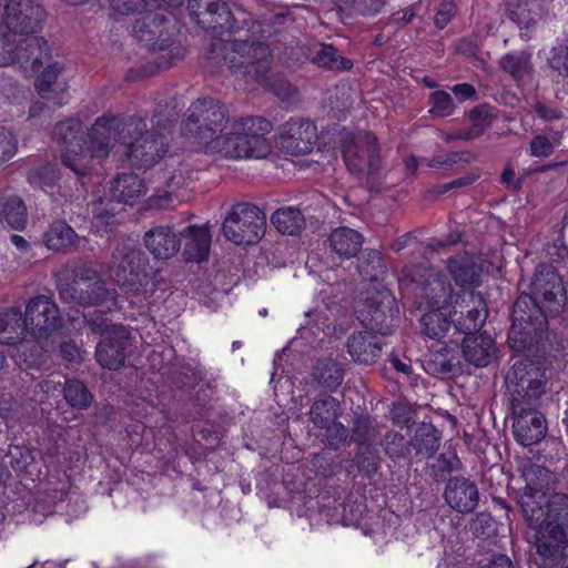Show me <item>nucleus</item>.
<instances>
[{
  "label": "nucleus",
  "instance_id": "obj_24",
  "mask_svg": "<svg viewBox=\"0 0 568 568\" xmlns=\"http://www.w3.org/2000/svg\"><path fill=\"white\" fill-rule=\"evenodd\" d=\"M332 250L341 257H352L357 254L363 244L362 235L353 229L338 227L329 236Z\"/></svg>",
  "mask_w": 568,
  "mask_h": 568
},
{
  "label": "nucleus",
  "instance_id": "obj_12",
  "mask_svg": "<svg viewBox=\"0 0 568 568\" xmlns=\"http://www.w3.org/2000/svg\"><path fill=\"white\" fill-rule=\"evenodd\" d=\"M91 277L87 276L71 283H61L59 292L61 298L67 303H74L81 306L95 305L101 307L99 312L113 311L118 305L114 293L105 288L103 282L88 283Z\"/></svg>",
  "mask_w": 568,
  "mask_h": 568
},
{
  "label": "nucleus",
  "instance_id": "obj_21",
  "mask_svg": "<svg viewBox=\"0 0 568 568\" xmlns=\"http://www.w3.org/2000/svg\"><path fill=\"white\" fill-rule=\"evenodd\" d=\"M184 253L190 261H204L210 251L211 234L206 226H189L184 232Z\"/></svg>",
  "mask_w": 568,
  "mask_h": 568
},
{
  "label": "nucleus",
  "instance_id": "obj_60",
  "mask_svg": "<svg viewBox=\"0 0 568 568\" xmlns=\"http://www.w3.org/2000/svg\"><path fill=\"white\" fill-rule=\"evenodd\" d=\"M559 165V163H554V164H548L546 166H544V170H547V169H555Z\"/></svg>",
  "mask_w": 568,
  "mask_h": 568
},
{
  "label": "nucleus",
  "instance_id": "obj_4",
  "mask_svg": "<svg viewBox=\"0 0 568 568\" xmlns=\"http://www.w3.org/2000/svg\"><path fill=\"white\" fill-rule=\"evenodd\" d=\"M523 478L526 486L521 507L529 525L536 529L537 552L545 559H559L565 554L568 536V497L555 494L544 509L536 506L537 499L545 498L554 475L545 467L528 464L523 468Z\"/></svg>",
  "mask_w": 568,
  "mask_h": 568
},
{
  "label": "nucleus",
  "instance_id": "obj_32",
  "mask_svg": "<svg viewBox=\"0 0 568 568\" xmlns=\"http://www.w3.org/2000/svg\"><path fill=\"white\" fill-rule=\"evenodd\" d=\"M338 402L328 396L322 400L315 402L311 408V418L318 427H326L328 423L336 418Z\"/></svg>",
  "mask_w": 568,
  "mask_h": 568
},
{
  "label": "nucleus",
  "instance_id": "obj_46",
  "mask_svg": "<svg viewBox=\"0 0 568 568\" xmlns=\"http://www.w3.org/2000/svg\"><path fill=\"white\" fill-rule=\"evenodd\" d=\"M392 418L398 424H407L410 420L412 409L404 403H395L390 409Z\"/></svg>",
  "mask_w": 568,
  "mask_h": 568
},
{
  "label": "nucleus",
  "instance_id": "obj_10",
  "mask_svg": "<svg viewBox=\"0 0 568 568\" xmlns=\"http://www.w3.org/2000/svg\"><path fill=\"white\" fill-rule=\"evenodd\" d=\"M343 158L353 174H373L379 168V153L376 138L369 132L345 134Z\"/></svg>",
  "mask_w": 568,
  "mask_h": 568
},
{
  "label": "nucleus",
  "instance_id": "obj_2",
  "mask_svg": "<svg viewBox=\"0 0 568 568\" xmlns=\"http://www.w3.org/2000/svg\"><path fill=\"white\" fill-rule=\"evenodd\" d=\"M43 18L42 8L33 0H0V68L19 63L26 71H43L36 87L41 98L54 104L67 100V85L59 79L62 68L49 63L50 50L47 41L29 36Z\"/></svg>",
  "mask_w": 568,
  "mask_h": 568
},
{
  "label": "nucleus",
  "instance_id": "obj_55",
  "mask_svg": "<svg viewBox=\"0 0 568 568\" xmlns=\"http://www.w3.org/2000/svg\"><path fill=\"white\" fill-rule=\"evenodd\" d=\"M519 333V331H517L516 326L514 325L509 335H508V342H509V345L515 348V349H521V347H524V345L521 344H518L517 343V337L516 335Z\"/></svg>",
  "mask_w": 568,
  "mask_h": 568
},
{
  "label": "nucleus",
  "instance_id": "obj_8",
  "mask_svg": "<svg viewBox=\"0 0 568 568\" xmlns=\"http://www.w3.org/2000/svg\"><path fill=\"white\" fill-rule=\"evenodd\" d=\"M265 215L254 205L235 204L224 219L222 231L229 241L237 245L257 243L264 235Z\"/></svg>",
  "mask_w": 568,
  "mask_h": 568
},
{
  "label": "nucleus",
  "instance_id": "obj_7",
  "mask_svg": "<svg viewBox=\"0 0 568 568\" xmlns=\"http://www.w3.org/2000/svg\"><path fill=\"white\" fill-rule=\"evenodd\" d=\"M425 297L430 310L420 320L423 333L429 338L442 341L453 328L450 286L446 285L442 277L434 275L428 280L425 288Z\"/></svg>",
  "mask_w": 568,
  "mask_h": 568
},
{
  "label": "nucleus",
  "instance_id": "obj_40",
  "mask_svg": "<svg viewBox=\"0 0 568 568\" xmlns=\"http://www.w3.org/2000/svg\"><path fill=\"white\" fill-rule=\"evenodd\" d=\"M429 112L436 116H448L454 112V103L449 93L435 91L430 94Z\"/></svg>",
  "mask_w": 568,
  "mask_h": 568
},
{
  "label": "nucleus",
  "instance_id": "obj_35",
  "mask_svg": "<svg viewBox=\"0 0 568 568\" xmlns=\"http://www.w3.org/2000/svg\"><path fill=\"white\" fill-rule=\"evenodd\" d=\"M64 397L72 407L79 409L87 408L92 400L91 394L89 393L87 387L79 381L67 382L64 387Z\"/></svg>",
  "mask_w": 568,
  "mask_h": 568
},
{
  "label": "nucleus",
  "instance_id": "obj_48",
  "mask_svg": "<svg viewBox=\"0 0 568 568\" xmlns=\"http://www.w3.org/2000/svg\"><path fill=\"white\" fill-rule=\"evenodd\" d=\"M329 434H334L335 438H333L329 444L337 445L339 442L346 438V428L341 424L336 423L334 419L327 424L325 427Z\"/></svg>",
  "mask_w": 568,
  "mask_h": 568
},
{
  "label": "nucleus",
  "instance_id": "obj_37",
  "mask_svg": "<svg viewBox=\"0 0 568 568\" xmlns=\"http://www.w3.org/2000/svg\"><path fill=\"white\" fill-rule=\"evenodd\" d=\"M550 68L558 74L568 77V40L557 42L548 55Z\"/></svg>",
  "mask_w": 568,
  "mask_h": 568
},
{
  "label": "nucleus",
  "instance_id": "obj_53",
  "mask_svg": "<svg viewBox=\"0 0 568 568\" xmlns=\"http://www.w3.org/2000/svg\"><path fill=\"white\" fill-rule=\"evenodd\" d=\"M381 317H382V312L379 310H375L374 311V314L372 315V317L369 318L367 325H369V327L372 329H376L377 332L379 333H385L383 331V327L381 326Z\"/></svg>",
  "mask_w": 568,
  "mask_h": 568
},
{
  "label": "nucleus",
  "instance_id": "obj_50",
  "mask_svg": "<svg viewBox=\"0 0 568 568\" xmlns=\"http://www.w3.org/2000/svg\"><path fill=\"white\" fill-rule=\"evenodd\" d=\"M488 568H513L510 559L505 555L495 556Z\"/></svg>",
  "mask_w": 568,
  "mask_h": 568
},
{
  "label": "nucleus",
  "instance_id": "obj_1",
  "mask_svg": "<svg viewBox=\"0 0 568 568\" xmlns=\"http://www.w3.org/2000/svg\"><path fill=\"white\" fill-rule=\"evenodd\" d=\"M119 121L103 116L95 121L85 136L79 135L81 123L78 120H67L57 124L54 134L62 141V163L74 174L84 176L93 169L95 161L105 158L118 134L124 140L119 144L122 153L131 163L139 168L152 165L166 151V144L161 135L143 132L142 121L130 122L119 130Z\"/></svg>",
  "mask_w": 568,
  "mask_h": 568
},
{
  "label": "nucleus",
  "instance_id": "obj_45",
  "mask_svg": "<svg viewBox=\"0 0 568 568\" xmlns=\"http://www.w3.org/2000/svg\"><path fill=\"white\" fill-rule=\"evenodd\" d=\"M542 295L545 301L556 302L558 304L555 310L561 306L560 303L562 300V287L559 278L555 274H551V290L549 292L545 291Z\"/></svg>",
  "mask_w": 568,
  "mask_h": 568
},
{
  "label": "nucleus",
  "instance_id": "obj_51",
  "mask_svg": "<svg viewBox=\"0 0 568 568\" xmlns=\"http://www.w3.org/2000/svg\"><path fill=\"white\" fill-rule=\"evenodd\" d=\"M503 182L507 184L508 187L517 189L519 183L515 180L514 170L506 168L501 174Z\"/></svg>",
  "mask_w": 568,
  "mask_h": 568
},
{
  "label": "nucleus",
  "instance_id": "obj_42",
  "mask_svg": "<svg viewBox=\"0 0 568 568\" xmlns=\"http://www.w3.org/2000/svg\"><path fill=\"white\" fill-rule=\"evenodd\" d=\"M115 224L114 216L109 212H97L94 215L93 227L101 235L112 232Z\"/></svg>",
  "mask_w": 568,
  "mask_h": 568
},
{
  "label": "nucleus",
  "instance_id": "obj_33",
  "mask_svg": "<svg viewBox=\"0 0 568 568\" xmlns=\"http://www.w3.org/2000/svg\"><path fill=\"white\" fill-rule=\"evenodd\" d=\"M315 62L328 69L348 70L352 62L337 53L332 44H322L315 55Z\"/></svg>",
  "mask_w": 568,
  "mask_h": 568
},
{
  "label": "nucleus",
  "instance_id": "obj_17",
  "mask_svg": "<svg viewBox=\"0 0 568 568\" xmlns=\"http://www.w3.org/2000/svg\"><path fill=\"white\" fill-rule=\"evenodd\" d=\"M445 499L453 509L464 514L470 513L477 506L478 490L469 480L454 478L446 486Z\"/></svg>",
  "mask_w": 568,
  "mask_h": 568
},
{
  "label": "nucleus",
  "instance_id": "obj_18",
  "mask_svg": "<svg viewBox=\"0 0 568 568\" xmlns=\"http://www.w3.org/2000/svg\"><path fill=\"white\" fill-rule=\"evenodd\" d=\"M463 354L465 359L475 366H487L495 355L494 339L485 333L466 336L463 341Z\"/></svg>",
  "mask_w": 568,
  "mask_h": 568
},
{
  "label": "nucleus",
  "instance_id": "obj_19",
  "mask_svg": "<svg viewBox=\"0 0 568 568\" xmlns=\"http://www.w3.org/2000/svg\"><path fill=\"white\" fill-rule=\"evenodd\" d=\"M146 193L144 181L136 174H121L111 185V194L120 203L133 205Z\"/></svg>",
  "mask_w": 568,
  "mask_h": 568
},
{
  "label": "nucleus",
  "instance_id": "obj_31",
  "mask_svg": "<svg viewBox=\"0 0 568 568\" xmlns=\"http://www.w3.org/2000/svg\"><path fill=\"white\" fill-rule=\"evenodd\" d=\"M0 214L10 226L20 230L27 222V210L22 201L18 197H10L4 203L0 197Z\"/></svg>",
  "mask_w": 568,
  "mask_h": 568
},
{
  "label": "nucleus",
  "instance_id": "obj_57",
  "mask_svg": "<svg viewBox=\"0 0 568 568\" xmlns=\"http://www.w3.org/2000/svg\"><path fill=\"white\" fill-rule=\"evenodd\" d=\"M379 296H381V304H383V305H390L394 301V298L386 291L381 292Z\"/></svg>",
  "mask_w": 568,
  "mask_h": 568
},
{
  "label": "nucleus",
  "instance_id": "obj_41",
  "mask_svg": "<svg viewBox=\"0 0 568 568\" xmlns=\"http://www.w3.org/2000/svg\"><path fill=\"white\" fill-rule=\"evenodd\" d=\"M17 149L16 140L12 133L4 129H0V162L11 159Z\"/></svg>",
  "mask_w": 568,
  "mask_h": 568
},
{
  "label": "nucleus",
  "instance_id": "obj_13",
  "mask_svg": "<svg viewBox=\"0 0 568 568\" xmlns=\"http://www.w3.org/2000/svg\"><path fill=\"white\" fill-rule=\"evenodd\" d=\"M317 138L315 125L304 119H291L280 132L278 143L293 155H303L312 151Z\"/></svg>",
  "mask_w": 568,
  "mask_h": 568
},
{
  "label": "nucleus",
  "instance_id": "obj_6",
  "mask_svg": "<svg viewBox=\"0 0 568 568\" xmlns=\"http://www.w3.org/2000/svg\"><path fill=\"white\" fill-rule=\"evenodd\" d=\"M223 61L232 74L264 82L268 70L270 51L261 42L247 43L242 39L227 40L223 48Z\"/></svg>",
  "mask_w": 568,
  "mask_h": 568
},
{
  "label": "nucleus",
  "instance_id": "obj_52",
  "mask_svg": "<svg viewBox=\"0 0 568 568\" xmlns=\"http://www.w3.org/2000/svg\"><path fill=\"white\" fill-rule=\"evenodd\" d=\"M536 111L542 119L547 120L558 119L560 116L558 111L541 104L536 108Z\"/></svg>",
  "mask_w": 568,
  "mask_h": 568
},
{
  "label": "nucleus",
  "instance_id": "obj_28",
  "mask_svg": "<svg viewBox=\"0 0 568 568\" xmlns=\"http://www.w3.org/2000/svg\"><path fill=\"white\" fill-rule=\"evenodd\" d=\"M77 241V234L64 222H55L44 234V242L49 250L62 251L71 247Z\"/></svg>",
  "mask_w": 568,
  "mask_h": 568
},
{
  "label": "nucleus",
  "instance_id": "obj_23",
  "mask_svg": "<svg viewBox=\"0 0 568 568\" xmlns=\"http://www.w3.org/2000/svg\"><path fill=\"white\" fill-rule=\"evenodd\" d=\"M500 65L519 84H526L532 79L531 55L525 51L506 54Z\"/></svg>",
  "mask_w": 568,
  "mask_h": 568
},
{
  "label": "nucleus",
  "instance_id": "obj_36",
  "mask_svg": "<svg viewBox=\"0 0 568 568\" xmlns=\"http://www.w3.org/2000/svg\"><path fill=\"white\" fill-rule=\"evenodd\" d=\"M58 179V171L51 164L32 170L28 176L32 185L41 187L47 193H51V189Z\"/></svg>",
  "mask_w": 568,
  "mask_h": 568
},
{
  "label": "nucleus",
  "instance_id": "obj_22",
  "mask_svg": "<svg viewBox=\"0 0 568 568\" xmlns=\"http://www.w3.org/2000/svg\"><path fill=\"white\" fill-rule=\"evenodd\" d=\"M508 12L521 30V36L528 37L539 18V6L536 1L509 0Z\"/></svg>",
  "mask_w": 568,
  "mask_h": 568
},
{
  "label": "nucleus",
  "instance_id": "obj_11",
  "mask_svg": "<svg viewBox=\"0 0 568 568\" xmlns=\"http://www.w3.org/2000/svg\"><path fill=\"white\" fill-rule=\"evenodd\" d=\"M21 324L33 338L47 339L61 325L59 308L50 297L37 296L28 303Z\"/></svg>",
  "mask_w": 568,
  "mask_h": 568
},
{
  "label": "nucleus",
  "instance_id": "obj_44",
  "mask_svg": "<svg viewBox=\"0 0 568 568\" xmlns=\"http://www.w3.org/2000/svg\"><path fill=\"white\" fill-rule=\"evenodd\" d=\"M454 13H455V4L453 3L452 0H445L440 4V7L435 16V24L439 29H443L449 22V20L454 16Z\"/></svg>",
  "mask_w": 568,
  "mask_h": 568
},
{
  "label": "nucleus",
  "instance_id": "obj_54",
  "mask_svg": "<svg viewBox=\"0 0 568 568\" xmlns=\"http://www.w3.org/2000/svg\"><path fill=\"white\" fill-rule=\"evenodd\" d=\"M390 364L397 372H400L404 374H408L410 372V365L405 362H402L397 357H392Z\"/></svg>",
  "mask_w": 568,
  "mask_h": 568
},
{
  "label": "nucleus",
  "instance_id": "obj_16",
  "mask_svg": "<svg viewBox=\"0 0 568 568\" xmlns=\"http://www.w3.org/2000/svg\"><path fill=\"white\" fill-rule=\"evenodd\" d=\"M473 305L471 308L467 311V315L463 320L454 321L453 329L454 333H460L468 335L473 331H476L481 327L487 317V311L485 303L480 295H477L473 292L464 293L463 296H458L453 303V297L448 301L452 303V312L457 313L456 305H463L466 301Z\"/></svg>",
  "mask_w": 568,
  "mask_h": 568
},
{
  "label": "nucleus",
  "instance_id": "obj_61",
  "mask_svg": "<svg viewBox=\"0 0 568 568\" xmlns=\"http://www.w3.org/2000/svg\"><path fill=\"white\" fill-rule=\"evenodd\" d=\"M3 363H4V357L3 355L0 353V369L2 368L3 366Z\"/></svg>",
  "mask_w": 568,
  "mask_h": 568
},
{
  "label": "nucleus",
  "instance_id": "obj_39",
  "mask_svg": "<svg viewBox=\"0 0 568 568\" xmlns=\"http://www.w3.org/2000/svg\"><path fill=\"white\" fill-rule=\"evenodd\" d=\"M335 2L339 7L363 16L376 14L383 7V0H335Z\"/></svg>",
  "mask_w": 568,
  "mask_h": 568
},
{
  "label": "nucleus",
  "instance_id": "obj_43",
  "mask_svg": "<svg viewBox=\"0 0 568 568\" xmlns=\"http://www.w3.org/2000/svg\"><path fill=\"white\" fill-rule=\"evenodd\" d=\"M489 118L488 111L485 106H477L470 113V119L475 123V131L474 133H467L465 135L466 139L474 138L480 134L484 126L487 124V120Z\"/></svg>",
  "mask_w": 568,
  "mask_h": 568
},
{
  "label": "nucleus",
  "instance_id": "obj_63",
  "mask_svg": "<svg viewBox=\"0 0 568 568\" xmlns=\"http://www.w3.org/2000/svg\"><path fill=\"white\" fill-rule=\"evenodd\" d=\"M266 313H267V312H266V310H262V311L260 312V314H261L262 316H265V315H266Z\"/></svg>",
  "mask_w": 568,
  "mask_h": 568
},
{
  "label": "nucleus",
  "instance_id": "obj_3",
  "mask_svg": "<svg viewBox=\"0 0 568 568\" xmlns=\"http://www.w3.org/2000/svg\"><path fill=\"white\" fill-rule=\"evenodd\" d=\"M272 123L261 116L230 121L222 104L197 100L187 110L182 134L207 153L224 158L264 159L272 152L267 134Z\"/></svg>",
  "mask_w": 568,
  "mask_h": 568
},
{
  "label": "nucleus",
  "instance_id": "obj_29",
  "mask_svg": "<svg viewBox=\"0 0 568 568\" xmlns=\"http://www.w3.org/2000/svg\"><path fill=\"white\" fill-rule=\"evenodd\" d=\"M21 313L16 308L0 311V343L14 344L20 341L23 329Z\"/></svg>",
  "mask_w": 568,
  "mask_h": 568
},
{
  "label": "nucleus",
  "instance_id": "obj_49",
  "mask_svg": "<svg viewBox=\"0 0 568 568\" xmlns=\"http://www.w3.org/2000/svg\"><path fill=\"white\" fill-rule=\"evenodd\" d=\"M61 353L64 358L69 361H77L81 358L80 348L73 343H64L61 346Z\"/></svg>",
  "mask_w": 568,
  "mask_h": 568
},
{
  "label": "nucleus",
  "instance_id": "obj_20",
  "mask_svg": "<svg viewBox=\"0 0 568 568\" xmlns=\"http://www.w3.org/2000/svg\"><path fill=\"white\" fill-rule=\"evenodd\" d=\"M348 353L361 364H373L381 354V345L376 336L368 332L354 334L348 341Z\"/></svg>",
  "mask_w": 568,
  "mask_h": 568
},
{
  "label": "nucleus",
  "instance_id": "obj_58",
  "mask_svg": "<svg viewBox=\"0 0 568 568\" xmlns=\"http://www.w3.org/2000/svg\"><path fill=\"white\" fill-rule=\"evenodd\" d=\"M406 168L410 171H414L417 168V160L416 158L412 156L406 162Z\"/></svg>",
  "mask_w": 568,
  "mask_h": 568
},
{
  "label": "nucleus",
  "instance_id": "obj_9",
  "mask_svg": "<svg viewBox=\"0 0 568 568\" xmlns=\"http://www.w3.org/2000/svg\"><path fill=\"white\" fill-rule=\"evenodd\" d=\"M92 313H83V317L94 331L108 334L97 346V359L99 364L109 369H118L124 362V349L126 348L129 336L123 326L109 324L103 316L92 317Z\"/></svg>",
  "mask_w": 568,
  "mask_h": 568
},
{
  "label": "nucleus",
  "instance_id": "obj_27",
  "mask_svg": "<svg viewBox=\"0 0 568 568\" xmlns=\"http://www.w3.org/2000/svg\"><path fill=\"white\" fill-rule=\"evenodd\" d=\"M165 187H156L150 197V205L155 207H165L173 202V196L185 184V179L181 173L165 172L163 173Z\"/></svg>",
  "mask_w": 568,
  "mask_h": 568
},
{
  "label": "nucleus",
  "instance_id": "obj_34",
  "mask_svg": "<svg viewBox=\"0 0 568 568\" xmlns=\"http://www.w3.org/2000/svg\"><path fill=\"white\" fill-rule=\"evenodd\" d=\"M314 372L315 378L318 383L328 388L338 386L343 379V373L339 365L332 361L320 362Z\"/></svg>",
  "mask_w": 568,
  "mask_h": 568
},
{
  "label": "nucleus",
  "instance_id": "obj_5",
  "mask_svg": "<svg viewBox=\"0 0 568 568\" xmlns=\"http://www.w3.org/2000/svg\"><path fill=\"white\" fill-rule=\"evenodd\" d=\"M514 415L513 434L523 446L535 445L547 433L545 417L535 409L545 392L546 376L532 363L517 362L506 375Z\"/></svg>",
  "mask_w": 568,
  "mask_h": 568
},
{
  "label": "nucleus",
  "instance_id": "obj_25",
  "mask_svg": "<svg viewBox=\"0 0 568 568\" xmlns=\"http://www.w3.org/2000/svg\"><path fill=\"white\" fill-rule=\"evenodd\" d=\"M448 270L456 284L459 286H471L478 283L480 268L469 255H460L450 258Z\"/></svg>",
  "mask_w": 568,
  "mask_h": 568
},
{
  "label": "nucleus",
  "instance_id": "obj_59",
  "mask_svg": "<svg viewBox=\"0 0 568 568\" xmlns=\"http://www.w3.org/2000/svg\"><path fill=\"white\" fill-rule=\"evenodd\" d=\"M424 82L429 88L436 87L435 82L433 80H428L427 78L424 79Z\"/></svg>",
  "mask_w": 568,
  "mask_h": 568
},
{
  "label": "nucleus",
  "instance_id": "obj_14",
  "mask_svg": "<svg viewBox=\"0 0 568 568\" xmlns=\"http://www.w3.org/2000/svg\"><path fill=\"white\" fill-rule=\"evenodd\" d=\"M189 10L203 28L230 31L234 29L231 11L220 0H190Z\"/></svg>",
  "mask_w": 568,
  "mask_h": 568
},
{
  "label": "nucleus",
  "instance_id": "obj_64",
  "mask_svg": "<svg viewBox=\"0 0 568 568\" xmlns=\"http://www.w3.org/2000/svg\"><path fill=\"white\" fill-rule=\"evenodd\" d=\"M404 18H406L407 21L412 20V16L404 14Z\"/></svg>",
  "mask_w": 568,
  "mask_h": 568
},
{
  "label": "nucleus",
  "instance_id": "obj_56",
  "mask_svg": "<svg viewBox=\"0 0 568 568\" xmlns=\"http://www.w3.org/2000/svg\"><path fill=\"white\" fill-rule=\"evenodd\" d=\"M11 242L20 250H24L27 247V241L20 235H12Z\"/></svg>",
  "mask_w": 568,
  "mask_h": 568
},
{
  "label": "nucleus",
  "instance_id": "obj_62",
  "mask_svg": "<svg viewBox=\"0 0 568 568\" xmlns=\"http://www.w3.org/2000/svg\"><path fill=\"white\" fill-rule=\"evenodd\" d=\"M31 115H32V116H34V115H36V106H33V108L31 109Z\"/></svg>",
  "mask_w": 568,
  "mask_h": 568
},
{
  "label": "nucleus",
  "instance_id": "obj_30",
  "mask_svg": "<svg viewBox=\"0 0 568 568\" xmlns=\"http://www.w3.org/2000/svg\"><path fill=\"white\" fill-rule=\"evenodd\" d=\"M272 223L283 234H295L304 225V217L301 212L293 207H283L274 212Z\"/></svg>",
  "mask_w": 568,
  "mask_h": 568
},
{
  "label": "nucleus",
  "instance_id": "obj_47",
  "mask_svg": "<svg viewBox=\"0 0 568 568\" xmlns=\"http://www.w3.org/2000/svg\"><path fill=\"white\" fill-rule=\"evenodd\" d=\"M452 91L459 101L470 100L476 93L475 88L468 83L456 84Z\"/></svg>",
  "mask_w": 568,
  "mask_h": 568
},
{
  "label": "nucleus",
  "instance_id": "obj_26",
  "mask_svg": "<svg viewBox=\"0 0 568 568\" xmlns=\"http://www.w3.org/2000/svg\"><path fill=\"white\" fill-rule=\"evenodd\" d=\"M141 260V253L138 250H130L125 255H123L122 261L119 263L116 270L114 271V280L118 283H121L123 286H134L135 283L140 285L143 284V280L145 276L141 277L139 271V262Z\"/></svg>",
  "mask_w": 568,
  "mask_h": 568
},
{
  "label": "nucleus",
  "instance_id": "obj_38",
  "mask_svg": "<svg viewBox=\"0 0 568 568\" xmlns=\"http://www.w3.org/2000/svg\"><path fill=\"white\" fill-rule=\"evenodd\" d=\"M560 143V135L555 133L551 138L546 135H536L530 142V154L536 158L549 156L556 146Z\"/></svg>",
  "mask_w": 568,
  "mask_h": 568
},
{
  "label": "nucleus",
  "instance_id": "obj_15",
  "mask_svg": "<svg viewBox=\"0 0 568 568\" xmlns=\"http://www.w3.org/2000/svg\"><path fill=\"white\" fill-rule=\"evenodd\" d=\"M146 250L156 260H169L181 247V239L170 226H155L149 230L143 237Z\"/></svg>",
  "mask_w": 568,
  "mask_h": 568
}]
</instances>
